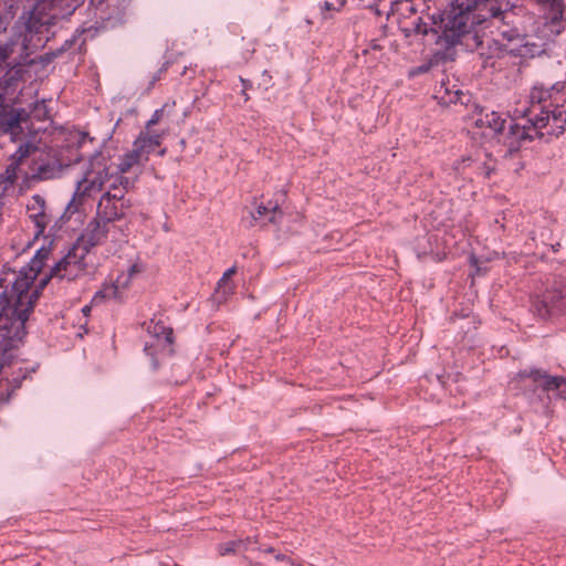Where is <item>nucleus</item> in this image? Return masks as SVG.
Instances as JSON below:
<instances>
[{"label": "nucleus", "mask_w": 566, "mask_h": 566, "mask_svg": "<svg viewBox=\"0 0 566 566\" xmlns=\"http://www.w3.org/2000/svg\"><path fill=\"white\" fill-rule=\"evenodd\" d=\"M506 123L507 117L495 111H482L474 120L475 127L481 129H489V134L492 136H502Z\"/></svg>", "instance_id": "nucleus-15"}, {"label": "nucleus", "mask_w": 566, "mask_h": 566, "mask_svg": "<svg viewBox=\"0 0 566 566\" xmlns=\"http://www.w3.org/2000/svg\"><path fill=\"white\" fill-rule=\"evenodd\" d=\"M476 168H478V169H484V170H485V171H484L485 177H489V176H490V170H489V169H486V167H485V165H484V164H483V165H479Z\"/></svg>", "instance_id": "nucleus-44"}, {"label": "nucleus", "mask_w": 566, "mask_h": 566, "mask_svg": "<svg viewBox=\"0 0 566 566\" xmlns=\"http://www.w3.org/2000/svg\"><path fill=\"white\" fill-rule=\"evenodd\" d=\"M12 52L13 49L11 44L0 45V66L7 62Z\"/></svg>", "instance_id": "nucleus-32"}, {"label": "nucleus", "mask_w": 566, "mask_h": 566, "mask_svg": "<svg viewBox=\"0 0 566 566\" xmlns=\"http://www.w3.org/2000/svg\"><path fill=\"white\" fill-rule=\"evenodd\" d=\"M159 145V135H147L144 133H140L134 142V146H136L139 151H142L143 155L147 157V159H149V155L154 153Z\"/></svg>", "instance_id": "nucleus-22"}, {"label": "nucleus", "mask_w": 566, "mask_h": 566, "mask_svg": "<svg viewBox=\"0 0 566 566\" xmlns=\"http://www.w3.org/2000/svg\"><path fill=\"white\" fill-rule=\"evenodd\" d=\"M234 273H235V269H234L233 266H232V268H230V269H228V270L223 273L222 277L220 279V283H221V282H223V281H226V280H228V279H229L232 274H234Z\"/></svg>", "instance_id": "nucleus-41"}, {"label": "nucleus", "mask_w": 566, "mask_h": 566, "mask_svg": "<svg viewBox=\"0 0 566 566\" xmlns=\"http://www.w3.org/2000/svg\"><path fill=\"white\" fill-rule=\"evenodd\" d=\"M240 82L242 83V86L244 90H249L252 87V82L250 80H245L243 77H240Z\"/></svg>", "instance_id": "nucleus-42"}, {"label": "nucleus", "mask_w": 566, "mask_h": 566, "mask_svg": "<svg viewBox=\"0 0 566 566\" xmlns=\"http://www.w3.org/2000/svg\"><path fill=\"white\" fill-rule=\"evenodd\" d=\"M25 116L23 111L19 113H11L0 103V133L10 134L11 140H15V135L20 127V122Z\"/></svg>", "instance_id": "nucleus-17"}, {"label": "nucleus", "mask_w": 566, "mask_h": 566, "mask_svg": "<svg viewBox=\"0 0 566 566\" xmlns=\"http://www.w3.org/2000/svg\"><path fill=\"white\" fill-rule=\"evenodd\" d=\"M463 92L455 85L451 84L450 81H441L439 86L436 87L433 97L442 106H449L461 102Z\"/></svg>", "instance_id": "nucleus-18"}, {"label": "nucleus", "mask_w": 566, "mask_h": 566, "mask_svg": "<svg viewBox=\"0 0 566 566\" xmlns=\"http://www.w3.org/2000/svg\"><path fill=\"white\" fill-rule=\"evenodd\" d=\"M114 182H116L119 187L126 186V190L130 186L129 179L127 177L122 176V174L118 172V170L115 174Z\"/></svg>", "instance_id": "nucleus-38"}, {"label": "nucleus", "mask_w": 566, "mask_h": 566, "mask_svg": "<svg viewBox=\"0 0 566 566\" xmlns=\"http://www.w3.org/2000/svg\"><path fill=\"white\" fill-rule=\"evenodd\" d=\"M559 247H560L559 242H557L556 244H552V249H553L554 252H557Z\"/></svg>", "instance_id": "nucleus-46"}, {"label": "nucleus", "mask_w": 566, "mask_h": 566, "mask_svg": "<svg viewBox=\"0 0 566 566\" xmlns=\"http://www.w3.org/2000/svg\"><path fill=\"white\" fill-rule=\"evenodd\" d=\"M526 117V123L521 125L511 123L506 134L503 133V144L507 147V153L512 156L517 153L525 142H532L535 138L544 136L542 132L545 127L537 125L530 116Z\"/></svg>", "instance_id": "nucleus-7"}, {"label": "nucleus", "mask_w": 566, "mask_h": 566, "mask_svg": "<svg viewBox=\"0 0 566 566\" xmlns=\"http://www.w3.org/2000/svg\"><path fill=\"white\" fill-rule=\"evenodd\" d=\"M490 15L499 20L502 25L525 29V22L528 19L527 10L523 6L510 4L505 2V8L501 6H491L489 9Z\"/></svg>", "instance_id": "nucleus-11"}, {"label": "nucleus", "mask_w": 566, "mask_h": 566, "mask_svg": "<svg viewBox=\"0 0 566 566\" xmlns=\"http://www.w3.org/2000/svg\"><path fill=\"white\" fill-rule=\"evenodd\" d=\"M27 209L29 214L32 212H41L46 209L45 199L40 195L32 196L31 202L28 203Z\"/></svg>", "instance_id": "nucleus-26"}, {"label": "nucleus", "mask_w": 566, "mask_h": 566, "mask_svg": "<svg viewBox=\"0 0 566 566\" xmlns=\"http://www.w3.org/2000/svg\"><path fill=\"white\" fill-rule=\"evenodd\" d=\"M532 311L543 319L566 315V286L548 290L532 302Z\"/></svg>", "instance_id": "nucleus-9"}, {"label": "nucleus", "mask_w": 566, "mask_h": 566, "mask_svg": "<svg viewBox=\"0 0 566 566\" xmlns=\"http://www.w3.org/2000/svg\"><path fill=\"white\" fill-rule=\"evenodd\" d=\"M337 6L334 2L324 1L318 3L322 20H329L333 18V12H336Z\"/></svg>", "instance_id": "nucleus-28"}, {"label": "nucleus", "mask_w": 566, "mask_h": 566, "mask_svg": "<svg viewBox=\"0 0 566 566\" xmlns=\"http://www.w3.org/2000/svg\"><path fill=\"white\" fill-rule=\"evenodd\" d=\"M563 385H566V378H565V382H563Z\"/></svg>", "instance_id": "nucleus-51"}, {"label": "nucleus", "mask_w": 566, "mask_h": 566, "mask_svg": "<svg viewBox=\"0 0 566 566\" xmlns=\"http://www.w3.org/2000/svg\"><path fill=\"white\" fill-rule=\"evenodd\" d=\"M105 193H109V199L117 203L125 202L126 186L119 187L116 182L108 185V190Z\"/></svg>", "instance_id": "nucleus-25"}, {"label": "nucleus", "mask_w": 566, "mask_h": 566, "mask_svg": "<svg viewBox=\"0 0 566 566\" xmlns=\"http://www.w3.org/2000/svg\"><path fill=\"white\" fill-rule=\"evenodd\" d=\"M75 42H76V38L75 36L66 40L59 50L53 52V56H59L62 52L69 51L73 46V44Z\"/></svg>", "instance_id": "nucleus-34"}, {"label": "nucleus", "mask_w": 566, "mask_h": 566, "mask_svg": "<svg viewBox=\"0 0 566 566\" xmlns=\"http://www.w3.org/2000/svg\"><path fill=\"white\" fill-rule=\"evenodd\" d=\"M1 103L11 113H19L21 111H23L25 113V116H22L23 119L20 122L21 128L18 129V133L15 135V140H13L14 143L27 139V138H24L27 136L23 133V125H27L31 117L39 122H43V120H46L50 118V109L44 99L34 102L33 107L30 112L25 111L24 108H14L8 104H4L3 102H1Z\"/></svg>", "instance_id": "nucleus-13"}, {"label": "nucleus", "mask_w": 566, "mask_h": 566, "mask_svg": "<svg viewBox=\"0 0 566 566\" xmlns=\"http://www.w3.org/2000/svg\"><path fill=\"white\" fill-rule=\"evenodd\" d=\"M146 161H148L147 157H145L143 153L133 145L132 150L120 157L117 169L118 172L124 174L127 172L133 166L142 165Z\"/></svg>", "instance_id": "nucleus-21"}, {"label": "nucleus", "mask_w": 566, "mask_h": 566, "mask_svg": "<svg viewBox=\"0 0 566 566\" xmlns=\"http://www.w3.org/2000/svg\"><path fill=\"white\" fill-rule=\"evenodd\" d=\"M108 160L103 155H95L91 160L84 177L77 181V187L67 210L77 211L76 197L81 200L84 196L101 191L107 182H113L115 174L109 172Z\"/></svg>", "instance_id": "nucleus-5"}, {"label": "nucleus", "mask_w": 566, "mask_h": 566, "mask_svg": "<svg viewBox=\"0 0 566 566\" xmlns=\"http://www.w3.org/2000/svg\"><path fill=\"white\" fill-rule=\"evenodd\" d=\"M82 312L84 315H88V313L91 312V307L88 305H85L83 308H82Z\"/></svg>", "instance_id": "nucleus-45"}, {"label": "nucleus", "mask_w": 566, "mask_h": 566, "mask_svg": "<svg viewBox=\"0 0 566 566\" xmlns=\"http://www.w3.org/2000/svg\"><path fill=\"white\" fill-rule=\"evenodd\" d=\"M83 0H36L24 23V46L33 41L35 35L48 32L57 19H64L74 13Z\"/></svg>", "instance_id": "nucleus-4"}, {"label": "nucleus", "mask_w": 566, "mask_h": 566, "mask_svg": "<svg viewBox=\"0 0 566 566\" xmlns=\"http://www.w3.org/2000/svg\"><path fill=\"white\" fill-rule=\"evenodd\" d=\"M305 21H306V23H307L308 25H311V24H312V20L306 19Z\"/></svg>", "instance_id": "nucleus-50"}, {"label": "nucleus", "mask_w": 566, "mask_h": 566, "mask_svg": "<svg viewBox=\"0 0 566 566\" xmlns=\"http://www.w3.org/2000/svg\"><path fill=\"white\" fill-rule=\"evenodd\" d=\"M432 25H433L432 28L428 29V24L426 22H423L421 18H419L415 22L413 31L417 34H428V32L432 31V29H438L433 23H432Z\"/></svg>", "instance_id": "nucleus-30"}, {"label": "nucleus", "mask_w": 566, "mask_h": 566, "mask_svg": "<svg viewBox=\"0 0 566 566\" xmlns=\"http://www.w3.org/2000/svg\"><path fill=\"white\" fill-rule=\"evenodd\" d=\"M275 558H276L277 560H283V559H285V556H284V555H282V554H277V555L275 556Z\"/></svg>", "instance_id": "nucleus-48"}, {"label": "nucleus", "mask_w": 566, "mask_h": 566, "mask_svg": "<svg viewBox=\"0 0 566 566\" xmlns=\"http://www.w3.org/2000/svg\"><path fill=\"white\" fill-rule=\"evenodd\" d=\"M75 42H76V38L75 36L66 40L59 50L53 52V56H59L62 52L69 51L73 46V44Z\"/></svg>", "instance_id": "nucleus-35"}, {"label": "nucleus", "mask_w": 566, "mask_h": 566, "mask_svg": "<svg viewBox=\"0 0 566 566\" xmlns=\"http://www.w3.org/2000/svg\"><path fill=\"white\" fill-rule=\"evenodd\" d=\"M168 66H169V62L167 61V62H165V63L163 64V66H161V67H160V69H159L155 74H154V76H153V78H151V81H150V86H153L157 81H159V80H160L161 74H163L164 72H166V71H167Z\"/></svg>", "instance_id": "nucleus-39"}, {"label": "nucleus", "mask_w": 566, "mask_h": 566, "mask_svg": "<svg viewBox=\"0 0 566 566\" xmlns=\"http://www.w3.org/2000/svg\"><path fill=\"white\" fill-rule=\"evenodd\" d=\"M148 332L157 338L163 337L167 344L172 343V328L165 326L160 321L155 322L153 318L148 326Z\"/></svg>", "instance_id": "nucleus-23"}, {"label": "nucleus", "mask_w": 566, "mask_h": 566, "mask_svg": "<svg viewBox=\"0 0 566 566\" xmlns=\"http://www.w3.org/2000/svg\"><path fill=\"white\" fill-rule=\"evenodd\" d=\"M346 2H347V0H336V3H335L337 6L336 12H340L342 9L345 7Z\"/></svg>", "instance_id": "nucleus-43"}, {"label": "nucleus", "mask_w": 566, "mask_h": 566, "mask_svg": "<svg viewBox=\"0 0 566 566\" xmlns=\"http://www.w3.org/2000/svg\"><path fill=\"white\" fill-rule=\"evenodd\" d=\"M163 114H164V109L163 108L156 109L153 113L150 119L146 123V127L149 128V127L156 125L159 122V119L163 116Z\"/></svg>", "instance_id": "nucleus-37"}, {"label": "nucleus", "mask_w": 566, "mask_h": 566, "mask_svg": "<svg viewBox=\"0 0 566 566\" xmlns=\"http://www.w3.org/2000/svg\"><path fill=\"white\" fill-rule=\"evenodd\" d=\"M34 135H30L25 140L18 142L17 150L9 157L10 164L4 170V180L14 184L22 175L27 180H48L53 178L55 167L49 161L38 163L36 155L39 147L34 143Z\"/></svg>", "instance_id": "nucleus-3"}, {"label": "nucleus", "mask_w": 566, "mask_h": 566, "mask_svg": "<svg viewBox=\"0 0 566 566\" xmlns=\"http://www.w3.org/2000/svg\"><path fill=\"white\" fill-rule=\"evenodd\" d=\"M43 266L44 263L33 256L12 283L15 296H9L7 291L0 293V335L11 342L22 344L27 335L25 322L39 297L38 290L30 292L29 289Z\"/></svg>", "instance_id": "nucleus-1"}, {"label": "nucleus", "mask_w": 566, "mask_h": 566, "mask_svg": "<svg viewBox=\"0 0 566 566\" xmlns=\"http://www.w3.org/2000/svg\"><path fill=\"white\" fill-rule=\"evenodd\" d=\"M29 218L34 223L36 238L44 233V230L51 221V216L48 214L45 210L41 212H32L29 214Z\"/></svg>", "instance_id": "nucleus-24"}, {"label": "nucleus", "mask_w": 566, "mask_h": 566, "mask_svg": "<svg viewBox=\"0 0 566 566\" xmlns=\"http://www.w3.org/2000/svg\"><path fill=\"white\" fill-rule=\"evenodd\" d=\"M38 366H32L30 368H18L11 378L7 379L8 388L4 392H0V395H9L8 396V405L11 402L15 391L21 388L23 381L31 377L33 373H35Z\"/></svg>", "instance_id": "nucleus-20"}, {"label": "nucleus", "mask_w": 566, "mask_h": 566, "mask_svg": "<svg viewBox=\"0 0 566 566\" xmlns=\"http://www.w3.org/2000/svg\"><path fill=\"white\" fill-rule=\"evenodd\" d=\"M264 552H265V553H273V552H274V548L269 547V548H265V549H264Z\"/></svg>", "instance_id": "nucleus-49"}, {"label": "nucleus", "mask_w": 566, "mask_h": 566, "mask_svg": "<svg viewBox=\"0 0 566 566\" xmlns=\"http://www.w3.org/2000/svg\"><path fill=\"white\" fill-rule=\"evenodd\" d=\"M22 67L19 65L17 69L9 70L6 75L3 76L6 83L10 84L13 80H20L22 77Z\"/></svg>", "instance_id": "nucleus-31"}, {"label": "nucleus", "mask_w": 566, "mask_h": 566, "mask_svg": "<svg viewBox=\"0 0 566 566\" xmlns=\"http://www.w3.org/2000/svg\"><path fill=\"white\" fill-rule=\"evenodd\" d=\"M51 245L52 241H50L48 245H42L36 250L33 256H35V259H39L41 262L45 264V261L49 259L51 254Z\"/></svg>", "instance_id": "nucleus-29"}, {"label": "nucleus", "mask_w": 566, "mask_h": 566, "mask_svg": "<svg viewBox=\"0 0 566 566\" xmlns=\"http://www.w3.org/2000/svg\"><path fill=\"white\" fill-rule=\"evenodd\" d=\"M90 252L91 251L76 239L66 254L50 269L49 275L41 280L40 287L45 286L51 279L67 281L76 279L85 271V258Z\"/></svg>", "instance_id": "nucleus-6"}, {"label": "nucleus", "mask_w": 566, "mask_h": 566, "mask_svg": "<svg viewBox=\"0 0 566 566\" xmlns=\"http://www.w3.org/2000/svg\"><path fill=\"white\" fill-rule=\"evenodd\" d=\"M406 11L410 14H416L418 12L417 6L413 3V0L406 1Z\"/></svg>", "instance_id": "nucleus-40"}, {"label": "nucleus", "mask_w": 566, "mask_h": 566, "mask_svg": "<svg viewBox=\"0 0 566 566\" xmlns=\"http://www.w3.org/2000/svg\"><path fill=\"white\" fill-rule=\"evenodd\" d=\"M472 164H474V160L471 157L462 158L461 160L454 161L453 169L460 174L463 171L465 165L470 166Z\"/></svg>", "instance_id": "nucleus-33"}, {"label": "nucleus", "mask_w": 566, "mask_h": 566, "mask_svg": "<svg viewBox=\"0 0 566 566\" xmlns=\"http://www.w3.org/2000/svg\"><path fill=\"white\" fill-rule=\"evenodd\" d=\"M128 205L122 202L117 203L109 199V193H103L101 197L97 209H96V217L101 221H104V223H111L113 221L119 220L124 217V209Z\"/></svg>", "instance_id": "nucleus-14"}, {"label": "nucleus", "mask_w": 566, "mask_h": 566, "mask_svg": "<svg viewBox=\"0 0 566 566\" xmlns=\"http://www.w3.org/2000/svg\"><path fill=\"white\" fill-rule=\"evenodd\" d=\"M543 18V32L546 38L553 39L565 30L566 9L564 0H536Z\"/></svg>", "instance_id": "nucleus-8"}, {"label": "nucleus", "mask_w": 566, "mask_h": 566, "mask_svg": "<svg viewBox=\"0 0 566 566\" xmlns=\"http://www.w3.org/2000/svg\"><path fill=\"white\" fill-rule=\"evenodd\" d=\"M431 66H432V62H431V61H429V62L423 63V64H421V65L417 66L416 69H413V70L410 72V74H411V75L424 74V73H427V72H429V71H430Z\"/></svg>", "instance_id": "nucleus-36"}, {"label": "nucleus", "mask_w": 566, "mask_h": 566, "mask_svg": "<svg viewBox=\"0 0 566 566\" xmlns=\"http://www.w3.org/2000/svg\"><path fill=\"white\" fill-rule=\"evenodd\" d=\"M517 377L521 379L532 378L534 382L542 381V388L545 391L559 389L563 382H565L564 377L551 376L545 370L538 368L520 370Z\"/></svg>", "instance_id": "nucleus-16"}, {"label": "nucleus", "mask_w": 566, "mask_h": 566, "mask_svg": "<svg viewBox=\"0 0 566 566\" xmlns=\"http://www.w3.org/2000/svg\"><path fill=\"white\" fill-rule=\"evenodd\" d=\"M248 90L242 88L241 94L244 96V99L248 101L250 97L247 93Z\"/></svg>", "instance_id": "nucleus-47"}, {"label": "nucleus", "mask_w": 566, "mask_h": 566, "mask_svg": "<svg viewBox=\"0 0 566 566\" xmlns=\"http://www.w3.org/2000/svg\"><path fill=\"white\" fill-rule=\"evenodd\" d=\"M251 217L254 221L263 220V224H276L280 222V219L282 218V211L280 210L277 202L273 203L272 201H269L266 205L261 202L251 213Z\"/></svg>", "instance_id": "nucleus-19"}, {"label": "nucleus", "mask_w": 566, "mask_h": 566, "mask_svg": "<svg viewBox=\"0 0 566 566\" xmlns=\"http://www.w3.org/2000/svg\"><path fill=\"white\" fill-rule=\"evenodd\" d=\"M528 107L523 112L537 125L547 128L548 135L558 136L566 125V84L535 82L530 90Z\"/></svg>", "instance_id": "nucleus-2"}, {"label": "nucleus", "mask_w": 566, "mask_h": 566, "mask_svg": "<svg viewBox=\"0 0 566 566\" xmlns=\"http://www.w3.org/2000/svg\"><path fill=\"white\" fill-rule=\"evenodd\" d=\"M108 231V223L94 218L87 223L77 240L91 251L94 247L105 242Z\"/></svg>", "instance_id": "nucleus-12"}, {"label": "nucleus", "mask_w": 566, "mask_h": 566, "mask_svg": "<svg viewBox=\"0 0 566 566\" xmlns=\"http://www.w3.org/2000/svg\"><path fill=\"white\" fill-rule=\"evenodd\" d=\"M242 541H229L226 543L219 544V554L221 556L233 554L238 551V548L241 546Z\"/></svg>", "instance_id": "nucleus-27"}, {"label": "nucleus", "mask_w": 566, "mask_h": 566, "mask_svg": "<svg viewBox=\"0 0 566 566\" xmlns=\"http://www.w3.org/2000/svg\"><path fill=\"white\" fill-rule=\"evenodd\" d=\"M525 29L512 28L506 25L499 27V33L503 40L507 41L506 51L510 54L521 57L534 56L537 49L536 44H530L524 34Z\"/></svg>", "instance_id": "nucleus-10"}]
</instances>
